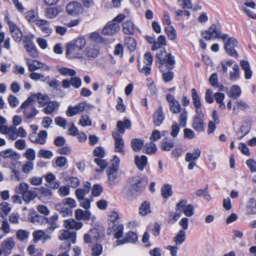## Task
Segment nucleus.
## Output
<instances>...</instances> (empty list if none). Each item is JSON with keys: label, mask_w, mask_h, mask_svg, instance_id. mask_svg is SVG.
<instances>
[{"label": "nucleus", "mask_w": 256, "mask_h": 256, "mask_svg": "<svg viewBox=\"0 0 256 256\" xmlns=\"http://www.w3.org/2000/svg\"><path fill=\"white\" fill-rule=\"evenodd\" d=\"M64 180L68 182L70 186L73 188H76L80 184V180L76 177L71 176L68 178H64Z\"/></svg>", "instance_id": "57"}, {"label": "nucleus", "mask_w": 256, "mask_h": 256, "mask_svg": "<svg viewBox=\"0 0 256 256\" xmlns=\"http://www.w3.org/2000/svg\"><path fill=\"white\" fill-rule=\"evenodd\" d=\"M242 94L241 88L238 85H233L230 90L229 96L233 99H237Z\"/></svg>", "instance_id": "41"}, {"label": "nucleus", "mask_w": 256, "mask_h": 256, "mask_svg": "<svg viewBox=\"0 0 256 256\" xmlns=\"http://www.w3.org/2000/svg\"><path fill=\"white\" fill-rule=\"evenodd\" d=\"M58 72L62 75L64 76H74L76 74V72L74 70L66 67H62L58 69Z\"/></svg>", "instance_id": "56"}, {"label": "nucleus", "mask_w": 256, "mask_h": 256, "mask_svg": "<svg viewBox=\"0 0 256 256\" xmlns=\"http://www.w3.org/2000/svg\"><path fill=\"white\" fill-rule=\"evenodd\" d=\"M59 106L60 103L56 101H50L42 111L46 114H51L58 110Z\"/></svg>", "instance_id": "28"}, {"label": "nucleus", "mask_w": 256, "mask_h": 256, "mask_svg": "<svg viewBox=\"0 0 256 256\" xmlns=\"http://www.w3.org/2000/svg\"><path fill=\"white\" fill-rule=\"evenodd\" d=\"M201 154V150L199 148H196L192 152H188L186 154V162L195 161L196 160Z\"/></svg>", "instance_id": "36"}, {"label": "nucleus", "mask_w": 256, "mask_h": 256, "mask_svg": "<svg viewBox=\"0 0 256 256\" xmlns=\"http://www.w3.org/2000/svg\"><path fill=\"white\" fill-rule=\"evenodd\" d=\"M28 218L29 221L34 224H44V222L47 220L46 216L39 215L38 212L34 210L30 212Z\"/></svg>", "instance_id": "16"}, {"label": "nucleus", "mask_w": 256, "mask_h": 256, "mask_svg": "<svg viewBox=\"0 0 256 256\" xmlns=\"http://www.w3.org/2000/svg\"><path fill=\"white\" fill-rule=\"evenodd\" d=\"M71 244L68 242H64L60 246V248L62 249L66 250V252L62 253H60L58 256H70L68 252L70 248Z\"/></svg>", "instance_id": "63"}, {"label": "nucleus", "mask_w": 256, "mask_h": 256, "mask_svg": "<svg viewBox=\"0 0 256 256\" xmlns=\"http://www.w3.org/2000/svg\"><path fill=\"white\" fill-rule=\"evenodd\" d=\"M84 188H78L76 190L75 194L78 200L84 199V196L89 193L91 189V184L88 182H84Z\"/></svg>", "instance_id": "20"}, {"label": "nucleus", "mask_w": 256, "mask_h": 256, "mask_svg": "<svg viewBox=\"0 0 256 256\" xmlns=\"http://www.w3.org/2000/svg\"><path fill=\"white\" fill-rule=\"evenodd\" d=\"M91 212L87 210L78 209L75 212V218L78 220H88L91 218Z\"/></svg>", "instance_id": "27"}, {"label": "nucleus", "mask_w": 256, "mask_h": 256, "mask_svg": "<svg viewBox=\"0 0 256 256\" xmlns=\"http://www.w3.org/2000/svg\"><path fill=\"white\" fill-rule=\"evenodd\" d=\"M60 13L58 8L56 7H48L44 10L45 16L49 19H54Z\"/></svg>", "instance_id": "37"}, {"label": "nucleus", "mask_w": 256, "mask_h": 256, "mask_svg": "<svg viewBox=\"0 0 256 256\" xmlns=\"http://www.w3.org/2000/svg\"><path fill=\"white\" fill-rule=\"evenodd\" d=\"M24 48L29 55L32 57L36 58L38 56V52L34 44L25 47Z\"/></svg>", "instance_id": "58"}, {"label": "nucleus", "mask_w": 256, "mask_h": 256, "mask_svg": "<svg viewBox=\"0 0 256 256\" xmlns=\"http://www.w3.org/2000/svg\"><path fill=\"white\" fill-rule=\"evenodd\" d=\"M78 124L84 127L90 126L92 125V121L88 115L84 114L81 116L78 122Z\"/></svg>", "instance_id": "60"}, {"label": "nucleus", "mask_w": 256, "mask_h": 256, "mask_svg": "<svg viewBox=\"0 0 256 256\" xmlns=\"http://www.w3.org/2000/svg\"><path fill=\"white\" fill-rule=\"evenodd\" d=\"M164 31L166 34L168 38L170 40H174L176 38V30L172 26H168L165 28Z\"/></svg>", "instance_id": "53"}, {"label": "nucleus", "mask_w": 256, "mask_h": 256, "mask_svg": "<svg viewBox=\"0 0 256 256\" xmlns=\"http://www.w3.org/2000/svg\"><path fill=\"white\" fill-rule=\"evenodd\" d=\"M201 36L206 40L222 39L224 42L227 40L224 44L226 52L231 56L236 58L238 57V54L235 50L238 46L237 40L234 37L229 38L227 34H222L220 26L218 24H211L208 30L202 32Z\"/></svg>", "instance_id": "1"}, {"label": "nucleus", "mask_w": 256, "mask_h": 256, "mask_svg": "<svg viewBox=\"0 0 256 256\" xmlns=\"http://www.w3.org/2000/svg\"><path fill=\"white\" fill-rule=\"evenodd\" d=\"M58 216L57 214H55L49 218L46 217V222H44V224H47L48 226L46 228V232L48 233H52L54 230L58 228L59 225L58 224Z\"/></svg>", "instance_id": "14"}, {"label": "nucleus", "mask_w": 256, "mask_h": 256, "mask_svg": "<svg viewBox=\"0 0 256 256\" xmlns=\"http://www.w3.org/2000/svg\"><path fill=\"white\" fill-rule=\"evenodd\" d=\"M107 174L108 178V184L112 186H116L120 181V174L118 170H108Z\"/></svg>", "instance_id": "13"}, {"label": "nucleus", "mask_w": 256, "mask_h": 256, "mask_svg": "<svg viewBox=\"0 0 256 256\" xmlns=\"http://www.w3.org/2000/svg\"><path fill=\"white\" fill-rule=\"evenodd\" d=\"M36 95L38 102L41 106L46 105L50 102V98L48 95L40 92L37 93Z\"/></svg>", "instance_id": "46"}, {"label": "nucleus", "mask_w": 256, "mask_h": 256, "mask_svg": "<svg viewBox=\"0 0 256 256\" xmlns=\"http://www.w3.org/2000/svg\"><path fill=\"white\" fill-rule=\"evenodd\" d=\"M86 52L88 58H96L100 54V48L96 44H90L86 48Z\"/></svg>", "instance_id": "25"}, {"label": "nucleus", "mask_w": 256, "mask_h": 256, "mask_svg": "<svg viewBox=\"0 0 256 256\" xmlns=\"http://www.w3.org/2000/svg\"><path fill=\"white\" fill-rule=\"evenodd\" d=\"M192 98L194 106H202L200 98L195 88L192 89Z\"/></svg>", "instance_id": "54"}, {"label": "nucleus", "mask_w": 256, "mask_h": 256, "mask_svg": "<svg viewBox=\"0 0 256 256\" xmlns=\"http://www.w3.org/2000/svg\"><path fill=\"white\" fill-rule=\"evenodd\" d=\"M124 226L122 224H110L108 234L109 235H113L114 238L116 240H120L124 234Z\"/></svg>", "instance_id": "7"}, {"label": "nucleus", "mask_w": 256, "mask_h": 256, "mask_svg": "<svg viewBox=\"0 0 256 256\" xmlns=\"http://www.w3.org/2000/svg\"><path fill=\"white\" fill-rule=\"evenodd\" d=\"M76 235L75 232H70L68 230H62L60 231V234L59 236V238L62 240H68L72 244H75L76 242Z\"/></svg>", "instance_id": "18"}, {"label": "nucleus", "mask_w": 256, "mask_h": 256, "mask_svg": "<svg viewBox=\"0 0 256 256\" xmlns=\"http://www.w3.org/2000/svg\"><path fill=\"white\" fill-rule=\"evenodd\" d=\"M80 50L72 44H70L66 46V54L70 58H79L82 56V54L80 52Z\"/></svg>", "instance_id": "21"}, {"label": "nucleus", "mask_w": 256, "mask_h": 256, "mask_svg": "<svg viewBox=\"0 0 256 256\" xmlns=\"http://www.w3.org/2000/svg\"><path fill=\"white\" fill-rule=\"evenodd\" d=\"M0 156L4 158H10L12 160H18L20 157L17 152L14 151L11 148H8L0 152Z\"/></svg>", "instance_id": "23"}, {"label": "nucleus", "mask_w": 256, "mask_h": 256, "mask_svg": "<svg viewBox=\"0 0 256 256\" xmlns=\"http://www.w3.org/2000/svg\"><path fill=\"white\" fill-rule=\"evenodd\" d=\"M103 247L101 244H94L91 248L92 256H100L102 253Z\"/></svg>", "instance_id": "49"}, {"label": "nucleus", "mask_w": 256, "mask_h": 256, "mask_svg": "<svg viewBox=\"0 0 256 256\" xmlns=\"http://www.w3.org/2000/svg\"><path fill=\"white\" fill-rule=\"evenodd\" d=\"M192 128L197 132H202L204 130V118L194 117Z\"/></svg>", "instance_id": "31"}, {"label": "nucleus", "mask_w": 256, "mask_h": 256, "mask_svg": "<svg viewBox=\"0 0 256 256\" xmlns=\"http://www.w3.org/2000/svg\"><path fill=\"white\" fill-rule=\"evenodd\" d=\"M120 29V26L118 24L110 22L105 26L102 32L106 35H112L118 32Z\"/></svg>", "instance_id": "17"}, {"label": "nucleus", "mask_w": 256, "mask_h": 256, "mask_svg": "<svg viewBox=\"0 0 256 256\" xmlns=\"http://www.w3.org/2000/svg\"><path fill=\"white\" fill-rule=\"evenodd\" d=\"M16 242L12 238L10 237L4 240L2 243L1 246L5 256H8L12 254V250L15 247Z\"/></svg>", "instance_id": "12"}, {"label": "nucleus", "mask_w": 256, "mask_h": 256, "mask_svg": "<svg viewBox=\"0 0 256 256\" xmlns=\"http://www.w3.org/2000/svg\"><path fill=\"white\" fill-rule=\"evenodd\" d=\"M122 29L124 34H133L136 29V26L132 22L126 20L122 24Z\"/></svg>", "instance_id": "34"}, {"label": "nucleus", "mask_w": 256, "mask_h": 256, "mask_svg": "<svg viewBox=\"0 0 256 256\" xmlns=\"http://www.w3.org/2000/svg\"><path fill=\"white\" fill-rule=\"evenodd\" d=\"M166 99L169 104L170 110L174 114L179 113L180 111L181 106L174 96L168 94L166 96Z\"/></svg>", "instance_id": "15"}, {"label": "nucleus", "mask_w": 256, "mask_h": 256, "mask_svg": "<svg viewBox=\"0 0 256 256\" xmlns=\"http://www.w3.org/2000/svg\"><path fill=\"white\" fill-rule=\"evenodd\" d=\"M214 97L216 102L219 104V108L221 109L225 108L226 106L223 102L225 97L224 94L222 92H216L214 94Z\"/></svg>", "instance_id": "47"}, {"label": "nucleus", "mask_w": 256, "mask_h": 256, "mask_svg": "<svg viewBox=\"0 0 256 256\" xmlns=\"http://www.w3.org/2000/svg\"><path fill=\"white\" fill-rule=\"evenodd\" d=\"M30 78L34 80L38 81V80H40L43 82H46L48 79H49V76L45 77L43 74L34 72L30 74Z\"/></svg>", "instance_id": "51"}, {"label": "nucleus", "mask_w": 256, "mask_h": 256, "mask_svg": "<svg viewBox=\"0 0 256 256\" xmlns=\"http://www.w3.org/2000/svg\"><path fill=\"white\" fill-rule=\"evenodd\" d=\"M146 184V180L144 178L139 177L134 178L131 182L132 190L141 192L144 190Z\"/></svg>", "instance_id": "9"}, {"label": "nucleus", "mask_w": 256, "mask_h": 256, "mask_svg": "<svg viewBox=\"0 0 256 256\" xmlns=\"http://www.w3.org/2000/svg\"><path fill=\"white\" fill-rule=\"evenodd\" d=\"M156 63L161 72L172 70L176 64L174 56L165 50H160L156 54Z\"/></svg>", "instance_id": "2"}, {"label": "nucleus", "mask_w": 256, "mask_h": 256, "mask_svg": "<svg viewBox=\"0 0 256 256\" xmlns=\"http://www.w3.org/2000/svg\"><path fill=\"white\" fill-rule=\"evenodd\" d=\"M246 212L247 214H256V200L251 198L246 203Z\"/></svg>", "instance_id": "38"}, {"label": "nucleus", "mask_w": 256, "mask_h": 256, "mask_svg": "<svg viewBox=\"0 0 256 256\" xmlns=\"http://www.w3.org/2000/svg\"><path fill=\"white\" fill-rule=\"evenodd\" d=\"M124 42L130 52H132L135 50L136 46V42L133 38H126L124 40Z\"/></svg>", "instance_id": "45"}, {"label": "nucleus", "mask_w": 256, "mask_h": 256, "mask_svg": "<svg viewBox=\"0 0 256 256\" xmlns=\"http://www.w3.org/2000/svg\"><path fill=\"white\" fill-rule=\"evenodd\" d=\"M144 142L140 138H133L130 143L132 150L136 152H140L144 146Z\"/></svg>", "instance_id": "40"}, {"label": "nucleus", "mask_w": 256, "mask_h": 256, "mask_svg": "<svg viewBox=\"0 0 256 256\" xmlns=\"http://www.w3.org/2000/svg\"><path fill=\"white\" fill-rule=\"evenodd\" d=\"M138 235L136 232H128L125 237L121 240H118L114 242L112 246L114 248L123 245L126 243L135 244L138 241Z\"/></svg>", "instance_id": "5"}, {"label": "nucleus", "mask_w": 256, "mask_h": 256, "mask_svg": "<svg viewBox=\"0 0 256 256\" xmlns=\"http://www.w3.org/2000/svg\"><path fill=\"white\" fill-rule=\"evenodd\" d=\"M92 107V105L86 102H82L74 106H69L66 111V115L68 117H72L82 113L85 110L90 109Z\"/></svg>", "instance_id": "3"}, {"label": "nucleus", "mask_w": 256, "mask_h": 256, "mask_svg": "<svg viewBox=\"0 0 256 256\" xmlns=\"http://www.w3.org/2000/svg\"><path fill=\"white\" fill-rule=\"evenodd\" d=\"M161 194L164 198L170 197L172 194V186L168 184H164L162 187Z\"/></svg>", "instance_id": "43"}, {"label": "nucleus", "mask_w": 256, "mask_h": 256, "mask_svg": "<svg viewBox=\"0 0 256 256\" xmlns=\"http://www.w3.org/2000/svg\"><path fill=\"white\" fill-rule=\"evenodd\" d=\"M22 196L23 200L26 203H29L36 196V193L34 191L28 190Z\"/></svg>", "instance_id": "48"}, {"label": "nucleus", "mask_w": 256, "mask_h": 256, "mask_svg": "<svg viewBox=\"0 0 256 256\" xmlns=\"http://www.w3.org/2000/svg\"><path fill=\"white\" fill-rule=\"evenodd\" d=\"M240 78V72L238 66L235 64L233 66L232 71L230 72V80L232 82H235Z\"/></svg>", "instance_id": "42"}, {"label": "nucleus", "mask_w": 256, "mask_h": 256, "mask_svg": "<svg viewBox=\"0 0 256 256\" xmlns=\"http://www.w3.org/2000/svg\"><path fill=\"white\" fill-rule=\"evenodd\" d=\"M210 84L214 88H218L219 91H222L224 86L220 82H218V74L216 73H213L209 78Z\"/></svg>", "instance_id": "32"}, {"label": "nucleus", "mask_w": 256, "mask_h": 256, "mask_svg": "<svg viewBox=\"0 0 256 256\" xmlns=\"http://www.w3.org/2000/svg\"><path fill=\"white\" fill-rule=\"evenodd\" d=\"M53 156V153L51 150L44 149L40 150L38 154V156L39 158H42L46 159H50Z\"/></svg>", "instance_id": "59"}, {"label": "nucleus", "mask_w": 256, "mask_h": 256, "mask_svg": "<svg viewBox=\"0 0 256 256\" xmlns=\"http://www.w3.org/2000/svg\"><path fill=\"white\" fill-rule=\"evenodd\" d=\"M186 240V232L184 230H180L176 236L174 237V240L176 246L182 244Z\"/></svg>", "instance_id": "44"}, {"label": "nucleus", "mask_w": 256, "mask_h": 256, "mask_svg": "<svg viewBox=\"0 0 256 256\" xmlns=\"http://www.w3.org/2000/svg\"><path fill=\"white\" fill-rule=\"evenodd\" d=\"M240 64L242 69L244 71L245 78L250 79L252 78V71L249 62L247 60H242L240 62Z\"/></svg>", "instance_id": "35"}, {"label": "nucleus", "mask_w": 256, "mask_h": 256, "mask_svg": "<svg viewBox=\"0 0 256 256\" xmlns=\"http://www.w3.org/2000/svg\"><path fill=\"white\" fill-rule=\"evenodd\" d=\"M55 209L63 217L70 216H72V210L70 208H68L62 202H60L55 205Z\"/></svg>", "instance_id": "22"}, {"label": "nucleus", "mask_w": 256, "mask_h": 256, "mask_svg": "<svg viewBox=\"0 0 256 256\" xmlns=\"http://www.w3.org/2000/svg\"><path fill=\"white\" fill-rule=\"evenodd\" d=\"M112 137L114 140V150L116 152L124 154V143L122 136L117 132H112Z\"/></svg>", "instance_id": "10"}, {"label": "nucleus", "mask_w": 256, "mask_h": 256, "mask_svg": "<svg viewBox=\"0 0 256 256\" xmlns=\"http://www.w3.org/2000/svg\"><path fill=\"white\" fill-rule=\"evenodd\" d=\"M64 226L67 229L78 230L82 228L83 224L82 222H76L74 219L70 218L64 220Z\"/></svg>", "instance_id": "26"}, {"label": "nucleus", "mask_w": 256, "mask_h": 256, "mask_svg": "<svg viewBox=\"0 0 256 256\" xmlns=\"http://www.w3.org/2000/svg\"><path fill=\"white\" fill-rule=\"evenodd\" d=\"M174 143L173 140L169 138H164L161 142L160 148L164 151H170L174 146Z\"/></svg>", "instance_id": "33"}, {"label": "nucleus", "mask_w": 256, "mask_h": 256, "mask_svg": "<svg viewBox=\"0 0 256 256\" xmlns=\"http://www.w3.org/2000/svg\"><path fill=\"white\" fill-rule=\"evenodd\" d=\"M22 110L24 122L29 123L34 120L39 112L34 106H28L22 107V105L18 108V110Z\"/></svg>", "instance_id": "4"}, {"label": "nucleus", "mask_w": 256, "mask_h": 256, "mask_svg": "<svg viewBox=\"0 0 256 256\" xmlns=\"http://www.w3.org/2000/svg\"><path fill=\"white\" fill-rule=\"evenodd\" d=\"M48 133L46 130H40L37 136L36 144L43 145L46 144Z\"/></svg>", "instance_id": "52"}, {"label": "nucleus", "mask_w": 256, "mask_h": 256, "mask_svg": "<svg viewBox=\"0 0 256 256\" xmlns=\"http://www.w3.org/2000/svg\"><path fill=\"white\" fill-rule=\"evenodd\" d=\"M26 62L28 66L29 71L34 72L40 69L41 62L36 60L26 58Z\"/></svg>", "instance_id": "39"}, {"label": "nucleus", "mask_w": 256, "mask_h": 256, "mask_svg": "<svg viewBox=\"0 0 256 256\" xmlns=\"http://www.w3.org/2000/svg\"><path fill=\"white\" fill-rule=\"evenodd\" d=\"M36 25L40 28L41 31L46 34L49 36L52 32V29L50 26L48 21L44 20H39L36 21Z\"/></svg>", "instance_id": "19"}, {"label": "nucleus", "mask_w": 256, "mask_h": 256, "mask_svg": "<svg viewBox=\"0 0 256 256\" xmlns=\"http://www.w3.org/2000/svg\"><path fill=\"white\" fill-rule=\"evenodd\" d=\"M29 190V185L26 182H22L15 188V192L18 194L23 195L24 192Z\"/></svg>", "instance_id": "55"}, {"label": "nucleus", "mask_w": 256, "mask_h": 256, "mask_svg": "<svg viewBox=\"0 0 256 256\" xmlns=\"http://www.w3.org/2000/svg\"><path fill=\"white\" fill-rule=\"evenodd\" d=\"M6 134L8 135L9 139L12 140H16L18 138L17 130L16 126H12L9 127Z\"/></svg>", "instance_id": "61"}, {"label": "nucleus", "mask_w": 256, "mask_h": 256, "mask_svg": "<svg viewBox=\"0 0 256 256\" xmlns=\"http://www.w3.org/2000/svg\"><path fill=\"white\" fill-rule=\"evenodd\" d=\"M66 10L68 14L74 16L81 14L83 12L81 4L75 1L68 3L66 6Z\"/></svg>", "instance_id": "8"}, {"label": "nucleus", "mask_w": 256, "mask_h": 256, "mask_svg": "<svg viewBox=\"0 0 256 256\" xmlns=\"http://www.w3.org/2000/svg\"><path fill=\"white\" fill-rule=\"evenodd\" d=\"M46 182L48 184V186L52 189H57L59 188L60 182L58 180H55L56 176L52 173H49L45 176Z\"/></svg>", "instance_id": "24"}, {"label": "nucleus", "mask_w": 256, "mask_h": 256, "mask_svg": "<svg viewBox=\"0 0 256 256\" xmlns=\"http://www.w3.org/2000/svg\"><path fill=\"white\" fill-rule=\"evenodd\" d=\"M86 44V40L84 38L80 37L76 40L74 43L72 44L74 45V46L76 48H77L79 50H82Z\"/></svg>", "instance_id": "62"}, {"label": "nucleus", "mask_w": 256, "mask_h": 256, "mask_svg": "<svg viewBox=\"0 0 256 256\" xmlns=\"http://www.w3.org/2000/svg\"><path fill=\"white\" fill-rule=\"evenodd\" d=\"M165 119V114L162 105H160L152 114V121L155 126H160Z\"/></svg>", "instance_id": "11"}, {"label": "nucleus", "mask_w": 256, "mask_h": 256, "mask_svg": "<svg viewBox=\"0 0 256 256\" xmlns=\"http://www.w3.org/2000/svg\"><path fill=\"white\" fill-rule=\"evenodd\" d=\"M8 24L13 40L16 42H20L23 36L20 29L15 23L10 20H8Z\"/></svg>", "instance_id": "6"}, {"label": "nucleus", "mask_w": 256, "mask_h": 256, "mask_svg": "<svg viewBox=\"0 0 256 256\" xmlns=\"http://www.w3.org/2000/svg\"><path fill=\"white\" fill-rule=\"evenodd\" d=\"M134 163L139 170H143L148 164L147 157L146 156H136L134 157Z\"/></svg>", "instance_id": "30"}, {"label": "nucleus", "mask_w": 256, "mask_h": 256, "mask_svg": "<svg viewBox=\"0 0 256 256\" xmlns=\"http://www.w3.org/2000/svg\"><path fill=\"white\" fill-rule=\"evenodd\" d=\"M131 126V122L127 118L124 119L123 121L118 120L116 124L118 131L122 134L124 133L126 129H130Z\"/></svg>", "instance_id": "29"}, {"label": "nucleus", "mask_w": 256, "mask_h": 256, "mask_svg": "<svg viewBox=\"0 0 256 256\" xmlns=\"http://www.w3.org/2000/svg\"><path fill=\"white\" fill-rule=\"evenodd\" d=\"M24 155L28 161L31 162L35 159L36 152L34 149L29 148L26 150Z\"/></svg>", "instance_id": "64"}, {"label": "nucleus", "mask_w": 256, "mask_h": 256, "mask_svg": "<svg viewBox=\"0 0 256 256\" xmlns=\"http://www.w3.org/2000/svg\"><path fill=\"white\" fill-rule=\"evenodd\" d=\"M150 212V204L146 201L143 202L140 208V214L142 216H146Z\"/></svg>", "instance_id": "50"}]
</instances>
